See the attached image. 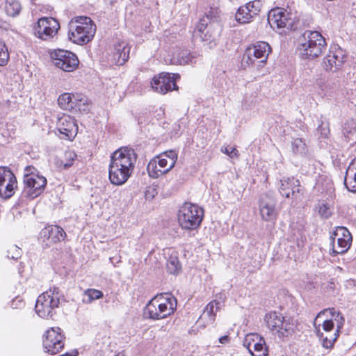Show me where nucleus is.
<instances>
[{
  "instance_id": "f257e3e1",
  "label": "nucleus",
  "mask_w": 356,
  "mask_h": 356,
  "mask_svg": "<svg viewBox=\"0 0 356 356\" xmlns=\"http://www.w3.org/2000/svg\"><path fill=\"white\" fill-rule=\"evenodd\" d=\"M137 160V154L132 148L122 147L111 156L108 178L112 184L120 186L127 182L131 176Z\"/></svg>"
},
{
  "instance_id": "f03ea898",
  "label": "nucleus",
  "mask_w": 356,
  "mask_h": 356,
  "mask_svg": "<svg viewBox=\"0 0 356 356\" xmlns=\"http://www.w3.org/2000/svg\"><path fill=\"white\" fill-rule=\"evenodd\" d=\"M95 32L96 26L88 17L77 16L69 23V39L75 44H87L92 40Z\"/></svg>"
},
{
  "instance_id": "7ed1b4c3",
  "label": "nucleus",
  "mask_w": 356,
  "mask_h": 356,
  "mask_svg": "<svg viewBox=\"0 0 356 356\" xmlns=\"http://www.w3.org/2000/svg\"><path fill=\"white\" fill-rule=\"evenodd\" d=\"M177 307V299L170 294L158 295L152 298L144 310L145 318L158 320L170 315Z\"/></svg>"
},
{
  "instance_id": "20e7f679",
  "label": "nucleus",
  "mask_w": 356,
  "mask_h": 356,
  "mask_svg": "<svg viewBox=\"0 0 356 356\" xmlns=\"http://www.w3.org/2000/svg\"><path fill=\"white\" fill-rule=\"evenodd\" d=\"M326 45L325 39L319 32L306 31L300 40L299 50L302 56L312 59L321 55Z\"/></svg>"
},
{
  "instance_id": "39448f33",
  "label": "nucleus",
  "mask_w": 356,
  "mask_h": 356,
  "mask_svg": "<svg viewBox=\"0 0 356 356\" xmlns=\"http://www.w3.org/2000/svg\"><path fill=\"white\" fill-rule=\"evenodd\" d=\"M60 291L58 287L50 288L38 297L35 305V312L43 318H52L56 313L55 309L60 305Z\"/></svg>"
},
{
  "instance_id": "423d86ee",
  "label": "nucleus",
  "mask_w": 356,
  "mask_h": 356,
  "mask_svg": "<svg viewBox=\"0 0 356 356\" xmlns=\"http://www.w3.org/2000/svg\"><path fill=\"white\" fill-rule=\"evenodd\" d=\"M204 210L196 204L185 202L179 209L178 222L184 229L194 230L201 224Z\"/></svg>"
},
{
  "instance_id": "0eeeda50",
  "label": "nucleus",
  "mask_w": 356,
  "mask_h": 356,
  "mask_svg": "<svg viewBox=\"0 0 356 356\" xmlns=\"http://www.w3.org/2000/svg\"><path fill=\"white\" fill-rule=\"evenodd\" d=\"M33 167L27 166L24 176V187L22 192L21 198L33 200L40 195L47 185V179L38 174L34 173Z\"/></svg>"
},
{
  "instance_id": "6e6552de",
  "label": "nucleus",
  "mask_w": 356,
  "mask_h": 356,
  "mask_svg": "<svg viewBox=\"0 0 356 356\" xmlns=\"http://www.w3.org/2000/svg\"><path fill=\"white\" fill-rule=\"evenodd\" d=\"M268 328L280 338L288 337L294 331V325L290 318H285L282 314L270 312L265 316Z\"/></svg>"
},
{
  "instance_id": "1a4fd4ad",
  "label": "nucleus",
  "mask_w": 356,
  "mask_h": 356,
  "mask_svg": "<svg viewBox=\"0 0 356 356\" xmlns=\"http://www.w3.org/2000/svg\"><path fill=\"white\" fill-rule=\"evenodd\" d=\"M197 31L200 33L202 40L207 42L212 47L216 45L221 31V25L218 22L211 21L209 16L200 19Z\"/></svg>"
},
{
  "instance_id": "9d476101",
  "label": "nucleus",
  "mask_w": 356,
  "mask_h": 356,
  "mask_svg": "<svg viewBox=\"0 0 356 356\" xmlns=\"http://www.w3.org/2000/svg\"><path fill=\"white\" fill-rule=\"evenodd\" d=\"M65 337L59 327L49 329L42 341L44 351L50 355L58 353L65 346Z\"/></svg>"
},
{
  "instance_id": "9b49d317",
  "label": "nucleus",
  "mask_w": 356,
  "mask_h": 356,
  "mask_svg": "<svg viewBox=\"0 0 356 356\" xmlns=\"http://www.w3.org/2000/svg\"><path fill=\"white\" fill-rule=\"evenodd\" d=\"M268 21L273 29H292L295 24L296 16L284 8H276L269 12Z\"/></svg>"
},
{
  "instance_id": "f8f14e48",
  "label": "nucleus",
  "mask_w": 356,
  "mask_h": 356,
  "mask_svg": "<svg viewBox=\"0 0 356 356\" xmlns=\"http://www.w3.org/2000/svg\"><path fill=\"white\" fill-rule=\"evenodd\" d=\"M54 65L65 72H73L79 65L77 56L72 52L57 49L51 54Z\"/></svg>"
},
{
  "instance_id": "ddd939ff",
  "label": "nucleus",
  "mask_w": 356,
  "mask_h": 356,
  "mask_svg": "<svg viewBox=\"0 0 356 356\" xmlns=\"http://www.w3.org/2000/svg\"><path fill=\"white\" fill-rule=\"evenodd\" d=\"M330 238L333 256L346 252L350 247L352 236L346 227H337Z\"/></svg>"
},
{
  "instance_id": "4468645a",
  "label": "nucleus",
  "mask_w": 356,
  "mask_h": 356,
  "mask_svg": "<svg viewBox=\"0 0 356 356\" xmlns=\"http://www.w3.org/2000/svg\"><path fill=\"white\" fill-rule=\"evenodd\" d=\"M179 78L178 74L161 72L154 76L151 86L154 91L164 95L170 91L178 90L176 80Z\"/></svg>"
},
{
  "instance_id": "2eb2a0df",
  "label": "nucleus",
  "mask_w": 356,
  "mask_h": 356,
  "mask_svg": "<svg viewBox=\"0 0 356 356\" xmlns=\"http://www.w3.org/2000/svg\"><path fill=\"white\" fill-rule=\"evenodd\" d=\"M60 29L58 22L53 17H42L34 27L35 35L41 40H49L53 38Z\"/></svg>"
},
{
  "instance_id": "dca6fc26",
  "label": "nucleus",
  "mask_w": 356,
  "mask_h": 356,
  "mask_svg": "<svg viewBox=\"0 0 356 356\" xmlns=\"http://www.w3.org/2000/svg\"><path fill=\"white\" fill-rule=\"evenodd\" d=\"M345 51L339 47H332L323 58L321 66L327 72H337L346 61Z\"/></svg>"
},
{
  "instance_id": "f3484780",
  "label": "nucleus",
  "mask_w": 356,
  "mask_h": 356,
  "mask_svg": "<svg viewBox=\"0 0 356 356\" xmlns=\"http://www.w3.org/2000/svg\"><path fill=\"white\" fill-rule=\"evenodd\" d=\"M270 51L271 48L267 42H257L246 49L243 59L247 58L248 64H253L257 59H260V63H264Z\"/></svg>"
},
{
  "instance_id": "a211bd4d",
  "label": "nucleus",
  "mask_w": 356,
  "mask_h": 356,
  "mask_svg": "<svg viewBox=\"0 0 356 356\" xmlns=\"http://www.w3.org/2000/svg\"><path fill=\"white\" fill-rule=\"evenodd\" d=\"M17 188V179L14 174L6 167H0V197H11Z\"/></svg>"
},
{
  "instance_id": "6ab92c4d",
  "label": "nucleus",
  "mask_w": 356,
  "mask_h": 356,
  "mask_svg": "<svg viewBox=\"0 0 356 356\" xmlns=\"http://www.w3.org/2000/svg\"><path fill=\"white\" fill-rule=\"evenodd\" d=\"M279 191L283 197L293 200L300 199L303 193L299 179L294 177L281 179Z\"/></svg>"
},
{
  "instance_id": "aec40b11",
  "label": "nucleus",
  "mask_w": 356,
  "mask_h": 356,
  "mask_svg": "<svg viewBox=\"0 0 356 356\" xmlns=\"http://www.w3.org/2000/svg\"><path fill=\"white\" fill-rule=\"evenodd\" d=\"M57 129L62 139L72 140L76 135L78 127L75 120L70 115H63L58 119Z\"/></svg>"
},
{
  "instance_id": "412c9836",
  "label": "nucleus",
  "mask_w": 356,
  "mask_h": 356,
  "mask_svg": "<svg viewBox=\"0 0 356 356\" xmlns=\"http://www.w3.org/2000/svg\"><path fill=\"white\" fill-rule=\"evenodd\" d=\"M276 201L268 195H264L260 199L259 211L261 218L265 221L275 220L277 213L275 209Z\"/></svg>"
},
{
  "instance_id": "4be33fe9",
  "label": "nucleus",
  "mask_w": 356,
  "mask_h": 356,
  "mask_svg": "<svg viewBox=\"0 0 356 356\" xmlns=\"http://www.w3.org/2000/svg\"><path fill=\"white\" fill-rule=\"evenodd\" d=\"M40 235L44 240H47V244H53L63 240L66 234L62 227L51 225L44 228Z\"/></svg>"
},
{
  "instance_id": "5701e85b",
  "label": "nucleus",
  "mask_w": 356,
  "mask_h": 356,
  "mask_svg": "<svg viewBox=\"0 0 356 356\" xmlns=\"http://www.w3.org/2000/svg\"><path fill=\"white\" fill-rule=\"evenodd\" d=\"M344 185L348 191L356 193V157L353 159L346 170Z\"/></svg>"
},
{
  "instance_id": "b1692460",
  "label": "nucleus",
  "mask_w": 356,
  "mask_h": 356,
  "mask_svg": "<svg viewBox=\"0 0 356 356\" xmlns=\"http://www.w3.org/2000/svg\"><path fill=\"white\" fill-rule=\"evenodd\" d=\"M220 302L216 300L210 302L206 307L202 314L198 320V323H200L202 321L207 324H211L213 323L216 317V312L219 309Z\"/></svg>"
},
{
  "instance_id": "393cba45",
  "label": "nucleus",
  "mask_w": 356,
  "mask_h": 356,
  "mask_svg": "<svg viewBox=\"0 0 356 356\" xmlns=\"http://www.w3.org/2000/svg\"><path fill=\"white\" fill-rule=\"evenodd\" d=\"M130 47L122 43L115 47L114 59L118 65H122L129 58Z\"/></svg>"
},
{
  "instance_id": "a878e982",
  "label": "nucleus",
  "mask_w": 356,
  "mask_h": 356,
  "mask_svg": "<svg viewBox=\"0 0 356 356\" xmlns=\"http://www.w3.org/2000/svg\"><path fill=\"white\" fill-rule=\"evenodd\" d=\"M5 11L10 17L18 15L22 10V6L18 0H6Z\"/></svg>"
},
{
  "instance_id": "bb28decb",
  "label": "nucleus",
  "mask_w": 356,
  "mask_h": 356,
  "mask_svg": "<svg viewBox=\"0 0 356 356\" xmlns=\"http://www.w3.org/2000/svg\"><path fill=\"white\" fill-rule=\"evenodd\" d=\"M253 17L245 5L241 6L236 13V19L241 24L248 23Z\"/></svg>"
},
{
  "instance_id": "cd10ccee",
  "label": "nucleus",
  "mask_w": 356,
  "mask_h": 356,
  "mask_svg": "<svg viewBox=\"0 0 356 356\" xmlns=\"http://www.w3.org/2000/svg\"><path fill=\"white\" fill-rule=\"evenodd\" d=\"M74 94L63 93L58 99V104L61 108L65 110H71L74 108L73 103Z\"/></svg>"
},
{
  "instance_id": "c85d7f7f",
  "label": "nucleus",
  "mask_w": 356,
  "mask_h": 356,
  "mask_svg": "<svg viewBox=\"0 0 356 356\" xmlns=\"http://www.w3.org/2000/svg\"><path fill=\"white\" fill-rule=\"evenodd\" d=\"M147 170L149 175L153 178H157L160 175H163L170 170H168V168L165 169H161L159 167L156 159L151 161L148 163Z\"/></svg>"
},
{
  "instance_id": "c756f323",
  "label": "nucleus",
  "mask_w": 356,
  "mask_h": 356,
  "mask_svg": "<svg viewBox=\"0 0 356 356\" xmlns=\"http://www.w3.org/2000/svg\"><path fill=\"white\" fill-rule=\"evenodd\" d=\"M167 270L171 274L177 273L181 268L178 257L176 254H171L166 262Z\"/></svg>"
},
{
  "instance_id": "7c9ffc66",
  "label": "nucleus",
  "mask_w": 356,
  "mask_h": 356,
  "mask_svg": "<svg viewBox=\"0 0 356 356\" xmlns=\"http://www.w3.org/2000/svg\"><path fill=\"white\" fill-rule=\"evenodd\" d=\"M250 353L252 356H267V348L264 338L260 339L259 341L253 344L252 352Z\"/></svg>"
},
{
  "instance_id": "2f4dec72",
  "label": "nucleus",
  "mask_w": 356,
  "mask_h": 356,
  "mask_svg": "<svg viewBox=\"0 0 356 356\" xmlns=\"http://www.w3.org/2000/svg\"><path fill=\"white\" fill-rule=\"evenodd\" d=\"M103 297V293L101 291L89 289L84 291L83 302L85 303H91L93 300L100 299Z\"/></svg>"
},
{
  "instance_id": "473e14b6",
  "label": "nucleus",
  "mask_w": 356,
  "mask_h": 356,
  "mask_svg": "<svg viewBox=\"0 0 356 356\" xmlns=\"http://www.w3.org/2000/svg\"><path fill=\"white\" fill-rule=\"evenodd\" d=\"M316 334L317 336L322 339V346L324 348H330L332 347L334 341L337 340L339 334L334 333L330 338L327 337H323V333L321 332L320 329L316 327Z\"/></svg>"
},
{
  "instance_id": "72a5a7b5",
  "label": "nucleus",
  "mask_w": 356,
  "mask_h": 356,
  "mask_svg": "<svg viewBox=\"0 0 356 356\" xmlns=\"http://www.w3.org/2000/svg\"><path fill=\"white\" fill-rule=\"evenodd\" d=\"M321 116L318 120V125L317 127V134L320 135L322 138H327L330 135L329 122L327 120H323Z\"/></svg>"
},
{
  "instance_id": "f704fd0d",
  "label": "nucleus",
  "mask_w": 356,
  "mask_h": 356,
  "mask_svg": "<svg viewBox=\"0 0 356 356\" xmlns=\"http://www.w3.org/2000/svg\"><path fill=\"white\" fill-rule=\"evenodd\" d=\"M356 131V122L353 119L348 120L343 126L342 132L346 138H349Z\"/></svg>"
},
{
  "instance_id": "c9c22d12",
  "label": "nucleus",
  "mask_w": 356,
  "mask_h": 356,
  "mask_svg": "<svg viewBox=\"0 0 356 356\" xmlns=\"http://www.w3.org/2000/svg\"><path fill=\"white\" fill-rule=\"evenodd\" d=\"M292 150L294 154H303L306 151V145L301 138H296L291 143Z\"/></svg>"
},
{
  "instance_id": "e433bc0d",
  "label": "nucleus",
  "mask_w": 356,
  "mask_h": 356,
  "mask_svg": "<svg viewBox=\"0 0 356 356\" xmlns=\"http://www.w3.org/2000/svg\"><path fill=\"white\" fill-rule=\"evenodd\" d=\"M260 339L263 338L257 334H247L243 341V346L248 349L249 352H252L253 344L259 341Z\"/></svg>"
},
{
  "instance_id": "4c0bfd02",
  "label": "nucleus",
  "mask_w": 356,
  "mask_h": 356,
  "mask_svg": "<svg viewBox=\"0 0 356 356\" xmlns=\"http://www.w3.org/2000/svg\"><path fill=\"white\" fill-rule=\"evenodd\" d=\"M194 56L188 50H182L179 52L178 60L180 65L192 64Z\"/></svg>"
},
{
  "instance_id": "58836bf2",
  "label": "nucleus",
  "mask_w": 356,
  "mask_h": 356,
  "mask_svg": "<svg viewBox=\"0 0 356 356\" xmlns=\"http://www.w3.org/2000/svg\"><path fill=\"white\" fill-rule=\"evenodd\" d=\"M9 60V53L5 43L0 40V66H4Z\"/></svg>"
},
{
  "instance_id": "ea45409f",
  "label": "nucleus",
  "mask_w": 356,
  "mask_h": 356,
  "mask_svg": "<svg viewBox=\"0 0 356 356\" xmlns=\"http://www.w3.org/2000/svg\"><path fill=\"white\" fill-rule=\"evenodd\" d=\"M245 6L250 10L252 15L255 17L260 12L262 4L259 0H255L247 3Z\"/></svg>"
},
{
  "instance_id": "a19ab883",
  "label": "nucleus",
  "mask_w": 356,
  "mask_h": 356,
  "mask_svg": "<svg viewBox=\"0 0 356 356\" xmlns=\"http://www.w3.org/2000/svg\"><path fill=\"white\" fill-rule=\"evenodd\" d=\"M161 155L169 161V166L168 168V170H171L174 167L177 159V154L176 153V152L173 150H170L165 152Z\"/></svg>"
},
{
  "instance_id": "79ce46f5",
  "label": "nucleus",
  "mask_w": 356,
  "mask_h": 356,
  "mask_svg": "<svg viewBox=\"0 0 356 356\" xmlns=\"http://www.w3.org/2000/svg\"><path fill=\"white\" fill-rule=\"evenodd\" d=\"M7 252V257L12 259H17L22 255V250L15 245H10Z\"/></svg>"
},
{
  "instance_id": "37998d69",
  "label": "nucleus",
  "mask_w": 356,
  "mask_h": 356,
  "mask_svg": "<svg viewBox=\"0 0 356 356\" xmlns=\"http://www.w3.org/2000/svg\"><path fill=\"white\" fill-rule=\"evenodd\" d=\"M318 211L321 217L323 218H327L330 216L331 212L330 210V207L327 204L325 203H321L318 204Z\"/></svg>"
},
{
  "instance_id": "c03bdc74",
  "label": "nucleus",
  "mask_w": 356,
  "mask_h": 356,
  "mask_svg": "<svg viewBox=\"0 0 356 356\" xmlns=\"http://www.w3.org/2000/svg\"><path fill=\"white\" fill-rule=\"evenodd\" d=\"M221 151L227 154L230 158H236L238 155V151L235 148L232 147H222Z\"/></svg>"
},
{
  "instance_id": "a18cd8bd",
  "label": "nucleus",
  "mask_w": 356,
  "mask_h": 356,
  "mask_svg": "<svg viewBox=\"0 0 356 356\" xmlns=\"http://www.w3.org/2000/svg\"><path fill=\"white\" fill-rule=\"evenodd\" d=\"M157 164L161 169H165L168 168L169 161L167 159L160 155L157 157Z\"/></svg>"
},
{
  "instance_id": "49530a36",
  "label": "nucleus",
  "mask_w": 356,
  "mask_h": 356,
  "mask_svg": "<svg viewBox=\"0 0 356 356\" xmlns=\"http://www.w3.org/2000/svg\"><path fill=\"white\" fill-rule=\"evenodd\" d=\"M65 156H66V158L69 159V160H70V162L64 164L65 168H69L70 166H71L72 161L76 157V155L74 152H68L65 153Z\"/></svg>"
},
{
  "instance_id": "de8ad7c7",
  "label": "nucleus",
  "mask_w": 356,
  "mask_h": 356,
  "mask_svg": "<svg viewBox=\"0 0 356 356\" xmlns=\"http://www.w3.org/2000/svg\"><path fill=\"white\" fill-rule=\"evenodd\" d=\"M334 327L332 320H325L323 323V328L325 332L331 331Z\"/></svg>"
},
{
  "instance_id": "09e8293b",
  "label": "nucleus",
  "mask_w": 356,
  "mask_h": 356,
  "mask_svg": "<svg viewBox=\"0 0 356 356\" xmlns=\"http://www.w3.org/2000/svg\"><path fill=\"white\" fill-rule=\"evenodd\" d=\"M73 103L74 104V108L78 106L79 102H83V104H85L86 99L81 96V95H74V98L72 99Z\"/></svg>"
},
{
  "instance_id": "8fccbe9b",
  "label": "nucleus",
  "mask_w": 356,
  "mask_h": 356,
  "mask_svg": "<svg viewBox=\"0 0 356 356\" xmlns=\"http://www.w3.org/2000/svg\"><path fill=\"white\" fill-rule=\"evenodd\" d=\"M327 312H329L331 316H334L335 315V314H336V311H335L334 308H333V307L332 308L325 309H323V310L321 311L317 314V316L316 317V320L318 318H320L321 316V315L325 314Z\"/></svg>"
},
{
  "instance_id": "3c124183",
  "label": "nucleus",
  "mask_w": 356,
  "mask_h": 356,
  "mask_svg": "<svg viewBox=\"0 0 356 356\" xmlns=\"http://www.w3.org/2000/svg\"><path fill=\"white\" fill-rule=\"evenodd\" d=\"M229 341V337L227 335L222 336L219 339V341L220 343H226Z\"/></svg>"
},
{
  "instance_id": "603ef678",
  "label": "nucleus",
  "mask_w": 356,
  "mask_h": 356,
  "mask_svg": "<svg viewBox=\"0 0 356 356\" xmlns=\"http://www.w3.org/2000/svg\"><path fill=\"white\" fill-rule=\"evenodd\" d=\"M316 84L319 86V87L321 88V90H324V88H323V82L321 80H318L316 81Z\"/></svg>"
}]
</instances>
